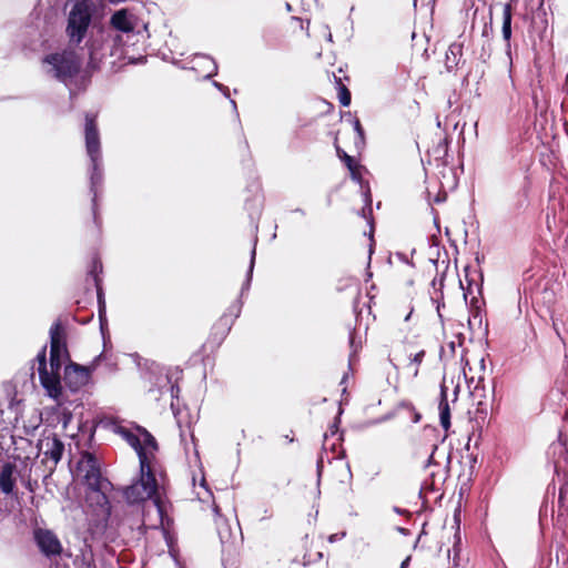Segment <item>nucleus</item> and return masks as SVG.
I'll return each mask as SVG.
<instances>
[{"label": "nucleus", "instance_id": "f257e3e1", "mask_svg": "<svg viewBox=\"0 0 568 568\" xmlns=\"http://www.w3.org/2000/svg\"><path fill=\"white\" fill-rule=\"evenodd\" d=\"M123 495L129 504H139L152 499L154 516L148 511L143 517V525L151 529L164 527L168 517L159 497V484L151 467V462H146L145 457L141 456L139 478L124 489Z\"/></svg>", "mask_w": 568, "mask_h": 568}, {"label": "nucleus", "instance_id": "f03ea898", "mask_svg": "<svg viewBox=\"0 0 568 568\" xmlns=\"http://www.w3.org/2000/svg\"><path fill=\"white\" fill-rule=\"evenodd\" d=\"M51 348L50 364L45 362V351L43 349L37 356L38 373L41 385L47 389L50 397L58 399L62 387L60 383V371L67 356V348L62 342V331L60 324L55 323L50 328Z\"/></svg>", "mask_w": 568, "mask_h": 568}, {"label": "nucleus", "instance_id": "7ed1b4c3", "mask_svg": "<svg viewBox=\"0 0 568 568\" xmlns=\"http://www.w3.org/2000/svg\"><path fill=\"white\" fill-rule=\"evenodd\" d=\"M44 72L68 84L69 81L79 72L80 60L73 51H62L48 54L43 61Z\"/></svg>", "mask_w": 568, "mask_h": 568}, {"label": "nucleus", "instance_id": "20e7f679", "mask_svg": "<svg viewBox=\"0 0 568 568\" xmlns=\"http://www.w3.org/2000/svg\"><path fill=\"white\" fill-rule=\"evenodd\" d=\"M111 26L119 32L113 39L118 45L134 44L138 41L135 38L142 36V31L146 29V24L126 9L112 16Z\"/></svg>", "mask_w": 568, "mask_h": 568}, {"label": "nucleus", "instance_id": "39448f33", "mask_svg": "<svg viewBox=\"0 0 568 568\" xmlns=\"http://www.w3.org/2000/svg\"><path fill=\"white\" fill-rule=\"evenodd\" d=\"M77 470L88 487L97 494L98 503H105L106 496L102 491L109 481L102 478L98 458L91 453H84L78 462Z\"/></svg>", "mask_w": 568, "mask_h": 568}, {"label": "nucleus", "instance_id": "423d86ee", "mask_svg": "<svg viewBox=\"0 0 568 568\" xmlns=\"http://www.w3.org/2000/svg\"><path fill=\"white\" fill-rule=\"evenodd\" d=\"M84 133L87 153L92 162L91 186L94 190L102 180L100 138L94 116L87 114Z\"/></svg>", "mask_w": 568, "mask_h": 568}, {"label": "nucleus", "instance_id": "0eeeda50", "mask_svg": "<svg viewBox=\"0 0 568 568\" xmlns=\"http://www.w3.org/2000/svg\"><path fill=\"white\" fill-rule=\"evenodd\" d=\"M92 9L89 2H75L69 13L67 33L70 41L79 44L85 37L91 23Z\"/></svg>", "mask_w": 568, "mask_h": 568}, {"label": "nucleus", "instance_id": "6e6552de", "mask_svg": "<svg viewBox=\"0 0 568 568\" xmlns=\"http://www.w3.org/2000/svg\"><path fill=\"white\" fill-rule=\"evenodd\" d=\"M90 374L89 367L70 364L64 368V382L72 390H78L89 383Z\"/></svg>", "mask_w": 568, "mask_h": 568}, {"label": "nucleus", "instance_id": "1a4fd4ad", "mask_svg": "<svg viewBox=\"0 0 568 568\" xmlns=\"http://www.w3.org/2000/svg\"><path fill=\"white\" fill-rule=\"evenodd\" d=\"M34 540L40 550L47 556H54L61 552V544L58 537L48 529H36Z\"/></svg>", "mask_w": 568, "mask_h": 568}, {"label": "nucleus", "instance_id": "9d476101", "mask_svg": "<svg viewBox=\"0 0 568 568\" xmlns=\"http://www.w3.org/2000/svg\"><path fill=\"white\" fill-rule=\"evenodd\" d=\"M192 70L203 79H210L217 72L216 62L209 55L197 54L192 60Z\"/></svg>", "mask_w": 568, "mask_h": 568}, {"label": "nucleus", "instance_id": "9b49d317", "mask_svg": "<svg viewBox=\"0 0 568 568\" xmlns=\"http://www.w3.org/2000/svg\"><path fill=\"white\" fill-rule=\"evenodd\" d=\"M40 450L44 459L51 460L55 465L62 457L64 445L57 437H47L41 442Z\"/></svg>", "mask_w": 568, "mask_h": 568}, {"label": "nucleus", "instance_id": "f8f14e48", "mask_svg": "<svg viewBox=\"0 0 568 568\" xmlns=\"http://www.w3.org/2000/svg\"><path fill=\"white\" fill-rule=\"evenodd\" d=\"M17 483V468L11 463H6L0 469V490L10 495L13 493Z\"/></svg>", "mask_w": 568, "mask_h": 568}, {"label": "nucleus", "instance_id": "ddd939ff", "mask_svg": "<svg viewBox=\"0 0 568 568\" xmlns=\"http://www.w3.org/2000/svg\"><path fill=\"white\" fill-rule=\"evenodd\" d=\"M440 425L445 430L450 427V409L447 400L446 387H440V402L438 405Z\"/></svg>", "mask_w": 568, "mask_h": 568}, {"label": "nucleus", "instance_id": "4468645a", "mask_svg": "<svg viewBox=\"0 0 568 568\" xmlns=\"http://www.w3.org/2000/svg\"><path fill=\"white\" fill-rule=\"evenodd\" d=\"M156 449V442L154 437L144 429H141V450H139V460L141 456L145 457L146 462H150V455Z\"/></svg>", "mask_w": 568, "mask_h": 568}, {"label": "nucleus", "instance_id": "2eb2a0df", "mask_svg": "<svg viewBox=\"0 0 568 568\" xmlns=\"http://www.w3.org/2000/svg\"><path fill=\"white\" fill-rule=\"evenodd\" d=\"M463 55V43L454 42L448 47L445 58V64L448 71L453 70Z\"/></svg>", "mask_w": 568, "mask_h": 568}, {"label": "nucleus", "instance_id": "dca6fc26", "mask_svg": "<svg viewBox=\"0 0 568 568\" xmlns=\"http://www.w3.org/2000/svg\"><path fill=\"white\" fill-rule=\"evenodd\" d=\"M118 433L128 442V444L135 449L139 454L141 450V429L139 428L136 433H133L124 427H119Z\"/></svg>", "mask_w": 568, "mask_h": 568}, {"label": "nucleus", "instance_id": "f3484780", "mask_svg": "<svg viewBox=\"0 0 568 568\" xmlns=\"http://www.w3.org/2000/svg\"><path fill=\"white\" fill-rule=\"evenodd\" d=\"M511 4L506 2L503 10V38L509 43L511 37Z\"/></svg>", "mask_w": 568, "mask_h": 568}, {"label": "nucleus", "instance_id": "a211bd4d", "mask_svg": "<svg viewBox=\"0 0 568 568\" xmlns=\"http://www.w3.org/2000/svg\"><path fill=\"white\" fill-rule=\"evenodd\" d=\"M337 153H338L339 158L342 159V161L347 166V169L349 170L352 179L359 181L361 180V172H359L361 166L358 164H356L354 159L351 155H348L347 153H345L344 151L337 149Z\"/></svg>", "mask_w": 568, "mask_h": 568}, {"label": "nucleus", "instance_id": "6ab92c4d", "mask_svg": "<svg viewBox=\"0 0 568 568\" xmlns=\"http://www.w3.org/2000/svg\"><path fill=\"white\" fill-rule=\"evenodd\" d=\"M425 357V351L420 349L414 355L409 356V366H413V376L416 377L418 375V367L423 363Z\"/></svg>", "mask_w": 568, "mask_h": 568}, {"label": "nucleus", "instance_id": "aec40b11", "mask_svg": "<svg viewBox=\"0 0 568 568\" xmlns=\"http://www.w3.org/2000/svg\"><path fill=\"white\" fill-rule=\"evenodd\" d=\"M339 92H338V99L342 105L347 106L351 103V93L347 90L346 87L342 85L339 82Z\"/></svg>", "mask_w": 568, "mask_h": 568}, {"label": "nucleus", "instance_id": "412c9836", "mask_svg": "<svg viewBox=\"0 0 568 568\" xmlns=\"http://www.w3.org/2000/svg\"><path fill=\"white\" fill-rule=\"evenodd\" d=\"M354 129H355L356 133L358 134V136L363 140V138H364V130H363V128H362V125H361L358 120L354 121Z\"/></svg>", "mask_w": 568, "mask_h": 568}, {"label": "nucleus", "instance_id": "4be33fe9", "mask_svg": "<svg viewBox=\"0 0 568 568\" xmlns=\"http://www.w3.org/2000/svg\"><path fill=\"white\" fill-rule=\"evenodd\" d=\"M344 537H345V532H344V531H343V532H341V534H333V535H331V536L328 537V541H329V542H335V541H337V540H339V539H342V538H344Z\"/></svg>", "mask_w": 568, "mask_h": 568}, {"label": "nucleus", "instance_id": "5701e85b", "mask_svg": "<svg viewBox=\"0 0 568 568\" xmlns=\"http://www.w3.org/2000/svg\"><path fill=\"white\" fill-rule=\"evenodd\" d=\"M213 85L217 88L220 91H222L224 95L229 97V89L226 87L216 81L213 82Z\"/></svg>", "mask_w": 568, "mask_h": 568}, {"label": "nucleus", "instance_id": "b1692460", "mask_svg": "<svg viewBox=\"0 0 568 568\" xmlns=\"http://www.w3.org/2000/svg\"><path fill=\"white\" fill-rule=\"evenodd\" d=\"M455 524L457 525V531H456V534H455V539H456V541H455V546H456L457 544H459V542H460V536H459V531H458V529H459V523H458V519H457V517H456V516H455Z\"/></svg>", "mask_w": 568, "mask_h": 568}, {"label": "nucleus", "instance_id": "393cba45", "mask_svg": "<svg viewBox=\"0 0 568 568\" xmlns=\"http://www.w3.org/2000/svg\"><path fill=\"white\" fill-rule=\"evenodd\" d=\"M168 379V385H169V389L171 392V395L174 396L175 395V392L179 390V388L174 385L171 384L170 379L168 378V376L165 377Z\"/></svg>", "mask_w": 568, "mask_h": 568}, {"label": "nucleus", "instance_id": "a878e982", "mask_svg": "<svg viewBox=\"0 0 568 568\" xmlns=\"http://www.w3.org/2000/svg\"><path fill=\"white\" fill-rule=\"evenodd\" d=\"M254 258H255V250H253V251H252V257H251L250 272H252V270H253Z\"/></svg>", "mask_w": 568, "mask_h": 568}, {"label": "nucleus", "instance_id": "bb28decb", "mask_svg": "<svg viewBox=\"0 0 568 568\" xmlns=\"http://www.w3.org/2000/svg\"><path fill=\"white\" fill-rule=\"evenodd\" d=\"M433 301L437 303L436 310H437L438 314L440 315V303L438 302L437 298H433Z\"/></svg>", "mask_w": 568, "mask_h": 568}, {"label": "nucleus", "instance_id": "cd10ccee", "mask_svg": "<svg viewBox=\"0 0 568 568\" xmlns=\"http://www.w3.org/2000/svg\"><path fill=\"white\" fill-rule=\"evenodd\" d=\"M408 560L409 558L405 559L402 565H400V568H406L407 564H408Z\"/></svg>", "mask_w": 568, "mask_h": 568}, {"label": "nucleus", "instance_id": "c85d7f7f", "mask_svg": "<svg viewBox=\"0 0 568 568\" xmlns=\"http://www.w3.org/2000/svg\"><path fill=\"white\" fill-rule=\"evenodd\" d=\"M327 40L332 41V33L331 32H328V34H327Z\"/></svg>", "mask_w": 568, "mask_h": 568}, {"label": "nucleus", "instance_id": "c756f323", "mask_svg": "<svg viewBox=\"0 0 568 568\" xmlns=\"http://www.w3.org/2000/svg\"><path fill=\"white\" fill-rule=\"evenodd\" d=\"M286 9H287L288 11H291V4H290V2H286Z\"/></svg>", "mask_w": 568, "mask_h": 568}, {"label": "nucleus", "instance_id": "7c9ffc66", "mask_svg": "<svg viewBox=\"0 0 568 568\" xmlns=\"http://www.w3.org/2000/svg\"><path fill=\"white\" fill-rule=\"evenodd\" d=\"M231 103H232L233 108H234V109H236V103H235V101H234V100H232V101H231Z\"/></svg>", "mask_w": 568, "mask_h": 568}, {"label": "nucleus", "instance_id": "2f4dec72", "mask_svg": "<svg viewBox=\"0 0 568 568\" xmlns=\"http://www.w3.org/2000/svg\"><path fill=\"white\" fill-rule=\"evenodd\" d=\"M351 344H352V346L354 345V339H353L352 335H351Z\"/></svg>", "mask_w": 568, "mask_h": 568}]
</instances>
